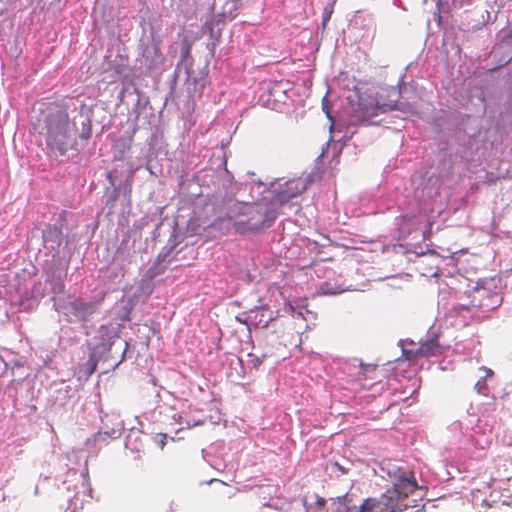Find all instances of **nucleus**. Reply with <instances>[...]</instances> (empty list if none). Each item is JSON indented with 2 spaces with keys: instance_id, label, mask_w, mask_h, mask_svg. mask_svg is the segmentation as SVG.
<instances>
[{
  "instance_id": "2",
  "label": "nucleus",
  "mask_w": 512,
  "mask_h": 512,
  "mask_svg": "<svg viewBox=\"0 0 512 512\" xmlns=\"http://www.w3.org/2000/svg\"><path fill=\"white\" fill-rule=\"evenodd\" d=\"M44 125L46 145L52 154L63 156L74 148L76 139L66 110L57 107L49 109Z\"/></svg>"
},
{
  "instance_id": "30",
  "label": "nucleus",
  "mask_w": 512,
  "mask_h": 512,
  "mask_svg": "<svg viewBox=\"0 0 512 512\" xmlns=\"http://www.w3.org/2000/svg\"><path fill=\"white\" fill-rule=\"evenodd\" d=\"M481 369H483L485 372H486V376H490L493 374L492 370L491 369H487L485 367H482Z\"/></svg>"
},
{
  "instance_id": "33",
  "label": "nucleus",
  "mask_w": 512,
  "mask_h": 512,
  "mask_svg": "<svg viewBox=\"0 0 512 512\" xmlns=\"http://www.w3.org/2000/svg\"><path fill=\"white\" fill-rule=\"evenodd\" d=\"M42 297H43V294H38V295L36 296V299H40V298H42Z\"/></svg>"
},
{
  "instance_id": "28",
  "label": "nucleus",
  "mask_w": 512,
  "mask_h": 512,
  "mask_svg": "<svg viewBox=\"0 0 512 512\" xmlns=\"http://www.w3.org/2000/svg\"><path fill=\"white\" fill-rule=\"evenodd\" d=\"M156 269H157V268H156V266H152V267H150V268L147 270V273H146L147 277L152 279V278H154L155 276H157V275L159 274V272H158Z\"/></svg>"
},
{
  "instance_id": "5",
  "label": "nucleus",
  "mask_w": 512,
  "mask_h": 512,
  "mask_svg": "<svg viewBox=\"0 0 512 512\" xmlns=\"http://www.w3.org/2000/svg\"><path fill=\"white\" fill-rule=\"evenodd\" d=\"M499 279H480L473 287L472 297L475 305L482 312H489L498 308L502 303V296L498 290Z\"/></svg>"
},
{
  "instance_id": "1",
  "label": "nucleus",
  "mask_w": 512,
  "mask_h": 512,
  "mask_svg": "<svg viewBox=\"0 0 512 512\" xmlns=\"http://www.w3.org/2000/svg\"><path fill=\"white\" fill-rule=\"evenodd\" d=\"M275 218V213L268 212L262 205L236 201L229 205L226 215L216 219L212 226L223 234L233 231L243 234L270 227Z\"/></svg>"
},
{
  "instance_id": "12",
  "label": "nucleus",
  "mask_w": 512,
  "mask_h": 512,
  "mask_svg": "<svg viewBox=\"0 0 512 512\" xmlns=\"http://www.w3.org/2000/svg\"><path fill=\"white\" fill-rule=\"evenodd\" d=\"M399 97L400 92L396 88L382 91L376 98V104L373 110L376 111V114H378L398 109Z\"/></svg>"
},
{
  "instance_id": "20",
  "label": "nucleus",
  "mask_w": 512,
  "mask_h": 512,
  "mask_svg": "<svg viewBox=\"0 0 512 512\" xmlns=\"http://www.w3.org/2000/svg\"><path fill=\"white\" fill-rule=\"evenodd\" d=\"M92 134V127L91 122L89 119H87L85 122L82 123V130L80 133V138L84 140H88L91 137Z\"/></svg>"
},
{
  "instance_id": "18",
  "label": "nucleus",
  "mask_w": 512,
  "mask_h": 512,
  "mask_svg": "<svg viewBox=\"0 0 512 512\" xmlns=\"http://www.w3.org/2000/svg\"><path fill=\"white\" fill-rule=\"evenodd\" d=\"M48 282L50 284L51 291L54 294H59V293L63 292L65 285L60 276L52 275V277L48 280Z\"/></svg>"
},
{
  "instance_id": "13",
  "label": "nucleus",
  "mask_w": 512,
  "mask_h": 512,
  "mask_svg": "<svg viewBox=\"0 0 512 512\" xmlns=\"http://www.w3.org/2000/svg\"><path fill=\"white\" fill-rule=\"evenodd\" d=\"M306 189V184L301 179H293L287 181L284 184V187H281L279 192L276 195V202L280 204H284L289 201L291 198L296 197L301 194Z\"/></svg>"
},
{
  "instance_id": "24",
  "label": "nucleus",
  "mask_w": 512,
  "mask_h": 512,
  "mask_svg": "<svg viewBox=\"0 0 512 512\" xmlns=\"http://www.w3.org/2000/svg\"><path fill=\"white\" fill-rule=\"evenodd\" d=\"M452 431H459L460 434H464V427L460 421H455L450 425Z\"/></svg>"
},
{
  "instance_id": "25",
  "label": "nucleus",
  "mask_w": 512,
  "mask_h": 512,
  "mask_svg": "<svg viewBox=\"0 0 512 512\" xmlns=\"http://www.w3.org/2000/svg\"><path fill=\"white\" fill-rule=\"evenodd\" d=\"M237 321H239L240 323H243V324H246V325H249L250 323L253 324V320L249 318V312L241 315V316H237L236 317Z\"/></svg>"
},
{
  "instance_id": "27",
  "label": "nucleus",
  "mask_w": 512,
  "mask_h": 512,
  "mask_svg": "<svg viewBox=\"0 0 512 512\" xmlns=\"http://www.w3.org/2000/svg\"><path fill=\"white\" fill-rule=\"evenodd\" d=\"M322 109L325 112V114L327 115L328 119L332 120V117H331L330 112H329L328 101H327L326 97H324L323 100H322Z\"/></svg>"
},
{
  "instance_id": "32",
  "label": "nucleus",
  "mask_w": 512,
  "mask_h": 512,
  "mask_svg": "<svg viewBox=\"0 0 512 512\" xmlns=\"http://www.w3.org/2000/svg\"><path fill=\"white\" fill-rule=\"evenodd\" d=\"M166 437H167V435H161V438H162V439H165ZM160 443H161V445H164V441H163V440H161V442H160Z\"/></svg>"
},
{
  "instance_id": "7",
  "label": "nucleus",
  "mask_w": 512,
  "mask_h": 512,
  "mask_svg": "<svg viewBox=\"0 0 512 512\" xmlns=\"http://www.w3.org/2000/svg\"><path fill=\"white\" fill-rule=\"evenodd\" d=\"M414 189V198L420 203L434 198L440 191V179L429 171L415 173L411 178Z\"/></svg>"
},
{
  "instance_id": "8",
  "label": "nucleus",
  "mask_w": 512,
  "mask_h": 512,
  "mask_svg": "<svg viewBox=\"0 0 512 512\" xmlns=\"http://www.w3.org/2000/svg\"><path fill=\"white\" fill-rule=\"evenodd\" d=\"M444 309L450 315H464L465 313L475 316L478 309L472 297V291L456 293L454 298L444 305Z\"/></svg>"
},
{
  "instance_id": "17",
  "label": "nucleus",
  "mask_w": 512,
  "mask_h": 512,
  "mask_svg": "<svg viewBox=\"0 0 512 512\" xmlns=\"http://www.w3.org/2000/svg\"><path fill=\"white\" fill-rule=\"evenodd\" d=\"M319 291L324 295H335V294H339V293L345 291V289L340 288L339 286L333 285L330 282H323L319 286Z\"/></svg>"
},
{
  "instance_id": "4",
  "label": "nucleus",
  "mask_w": 512,
  "mask_h": 512,
  "mask_svg": "<svg viewBox=\"0 0 512 512\" xmlns=\"http://www.w3.org/2000/svg\"><path fill=\"white\" fill-rule=\"evenodd\" d=\"M56 311L64 314L69 322H86L98 310V302L80 297L53 298Z\"/></svg>"
},
{
  "instance_id": "15",
  "label": "nucleus",
  "mask_w": 512,
  "mask_h": 512,
  "mask_svg": "<svg viewBox=\"0 0 512 512\" xmlns=\"http://www.w3.org/2000/svg\"><path fill=\"white\" fill-rule=\"evenodd\" d=\"M121 436V428H112L107 431H99L95 433L91 438L86 440V446L90 450L92 445H103L108 443L109 439H116Z\"/></svg>"
},
{
  "instance_id": "29",
  "label": "nucleus",
  "mask_w": 512,
  "mask_h": 512,
  "mask_svg": "<svg viewBox=\"0 0 512 512\" xmlns=\"http://www.w3.org/2000/svg\"><path fill=\"white\" fill-rule=\"evenodd\" d=\"M82 485H83L84 489H85V490L87 491V493H88V495H87V496L91 498V497H92V496H91V491H92V490H91V488H90V486H89V483H88L87 479H85V478L83 479V483H82Z\"/></svg>"
},
{
  "instance_id": "23",
  "label": "nucleus",
  "mask_w": 512,
  "mask_h": 512,
  "mask_svg": "<svg viewBox=\"0 0 512 512\" xmlns=\"http://www.w3.org/2000/svg\"><path fill=\"white\" fill-rule=\"evenodd\" d=\"M178 417H179V423H180V425H182V427H184V425L187 426V427H191V426H195V425H199L200 424L199 421H194L193 423H191L190 420H188L186 418L183 419L182 415H179Z\"/></svg>"
},
{
  "instance_id": "6",
  "label": "nucleus",
  "mask_w": 512,
  "mask_h": 512,
  "mask_svg": "<svg viewBox=\"0 0 512 512\" xmlns=\"http://www.w3.org/2000/svg\"><path fill=\"white\" fill-rule=\"evenodd\" d=\"M382 471H386L398 498L407 497L408 494L420 488L414 473L407 468L388 462L382 467Z\"/></svg>"
},
{
  "instance_id": "31",
  "label": "nucleus",
  "mask_w": 512,
  "mask_h": 512,
  "mask_svg": "<svg viewBox=\"0 0 512 512\" xmlns=\"http://www.w3.org/2000/svg\"><path fill=\"white\" fill-rule=\"evenodd\" d=\"M223 173H224V175H225V177H226L227 179L232 178V176L230 175V173H229V171H228V170H225Z\"/></svg>"
},
{
  "instance_id": "21",
  "label": "nucleus",
  "mask_w": 512,
  "mask_h": 512,
  "mask_svg": "<svg viewBox=\"0 0 512 512\" xmlns=\"http://www.w3.org/2000/svg\"><path fill=\"white\" fill-rule=\"evenodd\" d=\"M475 389L477 390V392L479 394H485L486 390H487V386H486V380L485 378H481L479 379L476 384H475Z\"/></svg>"
},
{
  "instance_id": "3",
  "label": "nucleus",
  "mask_w": 512,
  "mask_h": 512,
  "mask_svg": "<svg viewBox=\"0 0 512 512\" xmlns=\"http://www.w3.org/2000/svg\"><path fill=\"white\" fill-rule=\"evenodd\" d=\"M128 343L121 341L118 335V329L111 325H101L96 335L91 349V359H103L114 362L110 365L117 367L125 358Z\"/></svg>"
},
{
  "instance_id": "14",
  "label": "nucleus",
  "mask_w": 512,
  "mask_h": 512,
  "mask_svg": "<svg viewBox=\"0 0 512 512\" xmlns=\"http://www.w3.org/2000/svg\"><path fill=\"white\" fill-rule=\"evenodd\" d=\"M249 318L253 320L256 327L267 328L275 320V316L268 305H261L249 311Z\"/></svg>"
},
{
  "instance_id": "26",
  "label": "nucleus",
  "mask_w": 512,
  "mask_h": 512,
  "mask_svg": "<svg viewBox=\"0 0 512 512\" xmlns=\"http://www.w3.org/2000/svg\"><path fill=\"white\" fill-rule=\"evenodd\" d=\"M331 471L335 473L336 471L341 472L342 474L347 473V470L345 467L341 466L339 463L335 462L331 465Z\"/></svg>"
},
{
  "instance_id": "10",
  "label": "nucleus",
  "mask_w": 512,
  "mask_h": 512,
  "mask_svg": "<svg viewBox=\"0 0 512 512\" xmlns=\"http://www.w3.org/2000/svg\"><path fill=\"white\" fill-rule=\"evenodd\" d=\"M440 353V345L436 335L427 337L425 340H421L418 348L415 350L403 349V355L406 359H412L416 357L434 356Z\"/></svg>"
},
{
  "instance_id": "19",
  "label": "nucleus",
  "mask_w": 512,
  "mask_h": 512,
  "mask_svg": "<svg viewBox=\"0 0 512 512\" xmlns=\"http://www.w3.org/2000/svg\"><path fill=\"white\" fill-rule=\"evenodd\" d=\"M325 500L317 498L313 503L305 502V512H324Z\"/></svg>"
},
{
  "instance_id": "16",
  "label": "nucleus",
  "mask_w": 512,
  "mask_h": 512,
  "mask_svg": "<svg viewBox=\"0 0 512 512\" xmlns=\"http://www.w3.org/2000/svg\"><path fill=\"white\" fill-rule=\"evenodd\" d=\"M288 84L277 83L269 88V96L271 99L277 102H285L286 98V87Z\"/></svg>"
},
{
  "instance_id": "11",
  "label": "nucleus",
  "mask_w": 512,
  "mask_h": 512,
  "mask_svg": "<svg viewBox=\"0 0 512 512\" xmlns=\"http://www.w3.org/2000/svg\"><path fill=\"white\" fill-rule=\"evenodd\" d=\"M44 247L52 254L56 256L59 253V247L63 242V232L57 225L47 226L42 233Z\"/></svg>"
},
{
  "instance_id": "9",
  "label": "nucleus",
  "mask_w": 512,
  "mask_h": 512,
  "mask_svg": "<svg viewBox=\"0 0 512 512\" xmlns=\"http://www.w3.org/2000/svg\"><path fill=\"white\" fill-rule=\"evenodd\" d=\"M403 508L400 504H393L391 498L382 496L380 499L368 498L366 499L359 509L351 510L345 509V512H401Z\"/></svg>"
},
{
  "instance_id": "22",
  "label": "nucleus",
  "mask_w": 512,
  "mask_h": 512,
  "mask_svg": "<svg viewBox=\"0 0 512 512\" xmlns=\"http://www.w3.org/2000/svg\"><path fill=\"white\" fill-rule=\"evenodd\" d=\"M98 361H103V359H91V357L89 358L88 363H87L88 364V368H87L88 375H91L95 372L96 365H97Z\"/></svg>"
}]
</instances>
